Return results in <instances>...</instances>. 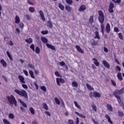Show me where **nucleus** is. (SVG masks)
<instances>
[{"label":"nucleus","mask_w":124,"mask_h":124,"mask_svg":"<svg viewBox=\"0 0 124 124\" xmlns=\"http://www.w3.org/2000/svg\"><path fill=\"white\" fill-rule=\"evenodd\" d=\"M119 92H120V93L121 94H123V93H124V87H123L120 90H119Z\"/></svg>","instance_id":"obj_54"},{"label":"nucleus","mask_w":124,"mask_h":124,"mask_svg":"<svg viewBox=\"0 0 124 124\" xmlns=\"http://www.w3.org/2000/svg\"><path fill=\"white\" fill-rule=\"evenodd\" d=\"M101 31L103 34H104L105 27H104V24H103V23H101Z\"/></svg>","instance_id":"obj_24"},{"label":"nucleus","mask_w":124,"mask_h":124,"mask_svg":"<svg viewBox=\"0 0 124 124\" xmlns=\"http://www.w3.org/2000/svg\"><path fill=\"white\" fill-rule=\"evenodd\" d=\"M34 84L35 86L36 90H38V85H37V82H36V81H35L34 82Z\"/></svg>","instance_id":"obj_60"},{"label":"nucleus","mask_w":124,"mask_h":124,"mask_svg":"<svg viewBox=\"0 0 124 124\" xmlns=\"http://www.w3.org/2000/svg\"><path fill=\"white\" fill-rule=\"evenodd\" d=\"M43 107L44 109H45V110H48V106L47 105V104L46 103H43L42 104Z\"/></svg>","instance_id":"obj_32"},{"label":"nucleus","mask_w":124,"mask_h":124,"mask_svg":"<svg viewBox=\"0 0 124 124\" xmlns=\"http://www.w3.org/2000/svg\"><path fill=\"white\" fill-rule=\"evenodd\" d=\"M99 17L98 20L101 24H103L104 22V14L101 11H98Z\"/></svg>","instance_id":"obj_5"},{"label":"nucleus","mask_w":124,"mask_h":124,"mask_svg":"<svg viewBox=\"0 0 124 124\" xmlns=\"http://www.w3.org/2000/svg\"><path fill=\"white\" fill-rule=\"evenodd\" d=\"M19 27L20 29H23V28L24 27V23H23V22H20L19 23Z\"/></svg>","instance_id":"obj_50"},{"label":"nucleus","mask_w":124,"mask_h":124,"mask_svg":"<svg viewBox=\"0 0 124 124\" xmlns=\"http://www.w3.org/2000/svg\"><path fill=\"white\" fill-rule=\"evenodd\" d=\"M117 78L120 80V81L123 80V76H122V73L119 72L117 74Z\"/></svg>","instance_id":"obj_17"},{"label":"nucleus","mask_w":124,"mask_h":124,"mask_svg":"<svg viewBox=\"0 0 124 124\" xmlns=\"http://www.w3.org/2000/svg\"><path fill=\"white\" fill-rule=\"evenodd\" d=\"M3 123L5 124H11L10 122H9V121H8L6 119H4L3 120Z\"/></svg>","instance_id":"obj_37"},{"label":"nucleus","mask_w":124,"mask_h":124,"mask_svg":"<svg viewBox=\"0 0 124 124\" xmlns=\"http://www.w3.org/2000/svg\"><path fill=\"white\" fill-rule=\"evenodd\" d=\"M105 118L107 119L109 124H113V122L111 121V118H110V116L109 115H108V114H106Z\"/></svg>","instance_id":"obj_15"},{"label":"nucleus","mask_w":124,"mask_h":124,"mask_svg":"<svg viewBox=\"0 0 124 124\" xmlns=\"http://www.w3.org/2000/svg\"><path fill=\"white\" fill-rule=\"evenodd\" d=\"M93 63L95 65H96V66H99V62H98L97 59H96L95 58H93Z\"/></svg>","instance_id":"obj_18"},{"label":"nucleus","mask_w":124,"mask_h":124,"mask_svg":"<svg viewBox=\"0 0 124 124\" xmlns=\"http://www.w3.org/2000/svg\"><path fill=\"white\" fill-rule=\"evenodd\" d=\"M26 18L27 20H31V16L29 15H27L26 16Z\"/></svg>","instance_id":"obj_47"},{"label":"nucleus","mask_w":124,"mask_h":124,"mask_svg":"<svg viewBox=\"0 0 124 124\" xmlns=\"http://www.w3.org/2000/svg\"><path fill=\"white\" fill-rule=\"evenodd\" d=\"M26 42L27 43H29V44H31V43H32V39L31 38H29L25 40Z\"/></svg>","instance_id":"obj_31"},{"label":"nucleus","mask_w":124,"mask_h":124,"mask_svg":"<svg viewBox=\"0 0 124 124\" xmlns=\"http://www.w3.org/2000/svg\"><path fill=\"white\" fill-rule=\"evenodd\" d=\"M30 48L32 50V51H34V45H31L30 46Z\"/></svg>","instance_id":"obj_56"},{"label":"nucleus","mask_w":124,"mask_h":124,"mask_svg":"<svg viewBox=\"0 0 124 124\" xmlns=\"http://www.w3.org/2000/svg\"><path fill=\"white\" fill-rule=\"evenodd\" d=\"M118 115L120 117H123L124 116V112L118 111Z\"/></svg>","instance_id":"obj_45"},{"label":"nucleus","mask_w":124,"mask_h":124,"mask_svg":"<svg viewBox=\"0 0 124 124\" xmlns=\"http://www.w3.org/2000/svg\"><path fill=\"white\" fill-rule=\"evenodd\" d=\"M58 6L61 10H64V6L62 4L59 3Z\"/></svg>","instance_id":"obj_34"},{"label":"nucleus","mask_w":124,"mask_h":124,"mask_svg":"<svg viewBox=\"0 0 124 124\" xmlns=\"http://www.w3.org/2000/svg\"><path fill=\"white\" fill-rule=\"evenodd\" d=\"M61 105L62 106V107H65L64 103L63 102V100L61 99Z\"/></svg>","instance_id":"obj_63"},{"label":"nucleus","mask_w":124,"mask_h":124,"mask_svg":"<svg viewBox=\"0 0 124 124\" xmlns=\"http://www.w3.org/2000/svg\"><path fill=\"white\" fill-rule=\"evenodd\" d=\"M102 63L106 68H110V64H109L106 60H103L102 61Z\"/></svg>","instance_id":"obj_7"},{"label":"nucleus","mask_w":124,"mask_h":124,"mask_svg":"<svg viewBox=\"0 0 124 124\" xmlns=\"http://www.w3.org/2000/svg\"><path fill=\"white\" fill-rule=\"evenodd\" d=\"M35 51L36 54H39L40 53V49L38 46L36 47Z\"/></svg>","instance_id":"obj_38"},{"label":"nucleus","mask_w":124,"mask_h":124,"mask_svg":"<svg viewBox=\"0 0 124 124\" xmlns=\"http://www.w3.org/2000/svg\"><path fill=\"white\" fill-rule=\"evenodd\" d=\"M29 74L31 75V78H32V79H34L35 78L33 74V71L31 70H29Z\"/></svg>","instance_id":"obj_22"},{"label":"nucleus","mask_w":124,"mask_h":124,"mask_svg":"<svg viewBox=\"0 0 124 124\" xmlns=\"http://www.w3.org/2000/svg\"><path fill=\"white\" fill-rule=\"evenodd\" d=\"M106 31L107 33H109V32H110V31H111V27L109 23L107 24V25L106 26Z\"/></svg>","instance_id":"obj_8"},{"label":"nucleus","mask_w":124,"mask_h":124,"mask_svg":"<svg viewBox=\"0 0 124 124\" xmlns=\"http://www.w3.org/2000/svg\"><path fill=\"white\" fill-rule=\"evenodd\" d=\"M89 96L91 97V98H93V97L99 98V97H101V94L97 92H91L89 93Z\"/></svg>","instance_id":"obj_4"},{"label":"nucleus","mask_w":124,"mask_h":124,"mask_svg":"<svg viewBox=\"0 0 124 124\" xmlns=\"http://www.w3.org/2000/svg\"><path fill=\"white\" fill-rule=\"evenodd\" d=\"M15 23L16 24H19V23H20V17H19L18 16H16Z\"/></svg>","instance_id":"obj_20"},{"label":"nucleus","mask_w":124,"mask_h":124,"mask_svg":"<svg viewBox=\"0 0 124 124\" xmlns=\"http://www.w3.org/2000/svg\"><path fill=\"white\" fill-rule=\"evenodd\" d=\"M48 31L46 30L45 31H41V33L42 34L45 35V34H47L48 33Z\"/></svg>","instance_id":"obj_49"},{"label":"nucleus","mask_w":124,"mask_h":124,"mask_svg":"<svg viewBox=\"0 0 124 124\" xmlns=\"http://www.w3.org/2000/svg\"><path fill=\"white\" fill-rule=\"evenodd\" d=\"M68 123L69 124H74V122H73V120H71V119H70L68 121Z\"/></svg>","instance_id":"obj_51"},{"label":"nucleus","mask_w":124,"mask_h":124,"mask_svg":"<svg viewBox=\"0 0 124 124\" xmlns=\"http://www.w3.org/2000/svg\"><path fill=\"white\" fill-rule=\"evenodd\" d=\"M56 82H57V85H58V86H61L60 83H62V84H63V83H64L65 82V81L62 78H57Z\"/></svg>","instance_id":"obj_6"},{"label":"nucleus","mask_w":124,"mask_h":124,"mask_svg":"<svg viewBox=\"0 0 124 124\" xmlns=\"http://www.w3.org/2000/svg\"><path fill=\"white\" fill-rule=\"evenodd\" d=\"M41 40L44 42V43H47L48 42V40L45 37H42Z\"/></svg>","instance_id":"obj_30"},{"label":"nucleus","mask_w":124,"mask_h":124,"mask_svg":"<svg viewBox=\"0 0 124 124\" xmlns=\"http://www.w3.org/2000/svg\"><path fill=\"white\" fill-rule=\"evenodd\" d=\"M41 90H42V91H43L44 92L47 91V89L46 88V87L44 86H41Z\"/></svg>","instance_id":"obj_40"},{"label":"nucleus","mask_w":124,"mask_h":124,"mask_svg":"<svg viewBox=\"0 0 124 124\" xmlns=\"http://www.w3.org/2000/svg\"><path fill=\"white\" fill-rule=\"evenodd\" d=\"M113 94L115 97L117 98V99L120 105H123V102H122V100H121V97L120 96L121 94V92H120V90H116L113 93Z\"/></svg>","instance_id":"obj_2"},{"label":"nucleus","mask_w":124,"mask_h":124,"mask_svg":"<svg viewBox=\"0 0 124 124\" xmlns=\"http://www.w3.org/2000/svg\"><path fill=\"white\" fill-rule=\"evenodd\" d=\"M109 8H114V4L110 3L109 4Z\"/></svg>","instance_id":"obj_61"},{"label":"nucleus","mask_w":124,"mask_h":124,"mask_svg":"<svg viewBox=\"0 0 124 124\" xmlns=\"http://www.w3.org/2000/svg\"><path fill=\"white\" fill-rule=\"evenodd\" d=\"M15 117V116H14V114L13 113H10L9 114V119L13 120V119H14Z\"/></svg>","instance_id":"obj_36"},{"label":"nucleus","mask_w":124,"mask_h":124,"mask_svg":"<svg viewBox=\"0 0 124 124\" xmlns=\"http://www.w3.org/2000/svg\"><path fill=\"white\" fill-rule=\"evenodd\" d=\"M0 63H1V64H2L3 67H6V66H7V64L6 63V62H5V61H4V60L3 59H1L0 60Z\"/></svg>","instance_id":"obj_11"},{"label":"nucleus","mask_w":124,"mask_h":124,"mask_svg":"<svg viewBox=\"0 0 124 124\" xmlns=\"http://www.w3.org/2000/svg\"><path fill=\"white\" fill-rule=\"evenodd\" d=\"M107 108L108 111H109V112H112L113 111V108L112 107V106H111V105L107 104Z\"/></svg>","instance_id":"obj_16"},{"label":"nucleus","mask_w":124,"mask_h":124,"mask_svg":"<svg viewBox=\"0 0 124 124\" xmlns=\"http://www.w3.org/2000/svg\"><path fill=\"white\" fill-rule=\"evenodd\" d=\"M66 2H67L68 4H72L73 1L71 0H66Z\"/></svg>","instance_id":"obj_48"},{"label":"nucleus","mask_w":124,"mask_h":124,"mask_svg":"<svg viewBox=\"0 0 124 124\" xmlns=\"http://www.w3.org/2000/svg\"><path fill=\"white\" fill-rule=\"evenodd\" d=\"M95 38H97V39H99L100 37H99V34H98V32H95Z\"/></svg>","instance_id":"obj_43"},{"label":"nucleus","mask_w":124,"mask_h":124,"mask_svg":"<svg viewBox=\"0 0 124 124\" xmlns=\"http://www.w3.org/2000/svg\"><path fill=\"white\" fill-rule=\"evenodd\" d=\"M55 101L56 104H57L58 105H60V104H61V102L60 101V99H59V98L55 97Z\"/></svg>","instance_id":"obj_29"},{"label":"nucleus","mask_w":124,"mask_h":124,"mask_svg":"<svg viewBox=\"0 0 124 124\" xmlns=\"http://www.w3.org/2000/svg\"><path fill=\"white\" fill-rule=\"evenodd\" d=\"M74 103L76 106V107H77V108H78V109H81V106H80V105H79V104H78V103H77V102L76 101H74Z\"/></svg>","instance_id":"obj_26"},{"label":"nucleus","mask_w":124,"mask_h":124,"mask_svg":"<svg viewBox=\"0 0 124 124\" xmlns=\"http://www.w3.org/2000/svg\"><path fill=\"white\" fill-rule=\"evenodd\" d=\"M7 99L10 104H14L15 106H17V101H16L14 96L12 95L9 96L7 97Z\"/></svg>","instance_id":"obj_3"},{"label":"nucleus","mask_w":124,"mask_h":124,"mask_svg":"<svg viewBox=\"0 0 124 124\" xmlns=\"http://www.w3.org/2000/svg\"><path fill=\"white\" fill-rule=\"evenodd\" d=\"M29 10L30 11V12H31V13H33V12H34V11H35V9H34V8L32 7H31L29 8Z\"/></svg>","instance_id":"obj_28"},{"label":"nucleus","mask_w":124,"mask_h":124,"mask_svg":"<svg viewBox=\"0 0 124 124\" xmlns=\"http://www.w3.org/2000/svg\"><path fill=\"white\" fill-rule=\"evenodd\" d=\"M46 46L47 47V48H49V49H51V50H56V48H55V46H53L49 44L48 43L46 44Z\"/></svg>","instance_id":"obj_14"},{"label":"nucleus","mask_w":124,"mask_h":124,"mask_svg":"<svg viewBox=\"0 0 124 124\" xmlns=\"http://www.w3.org/2000/svg\"><path fill=\"white\" fill-rule=\"evenodd\" d=\"M18 101L20 102V103H21V104H22V105H23V107H25V108H27V107H28L27 104H26V103L23 102V101H22L21 99H19Z\"/></svg>","instance_id":"obj_21"},{"label":"nucleus","mask_w":124,"mask_h":124,"mask_svg":"<svg viewBox=\"0 0 124 124\" xmlns=\"http://www.w3.org/2000/svg\"><path fill=\"white\" fill-rule=\"evenodd\" d=\"M18 79L20 81V82H21V83H22V84H25L26 83V81H25V78H24L23 77V76H18Z\"/></svg>","instance_id":"obj_9"},{"label":"nucleus","mask_w":124,"mask_h":124,"mask_svg":"<svg viewBox=\"0 0 124 124\" xmlns=\"http://www.w3.org/2000/svg\"><path fill=\"white\" fill-rule=\"evenodd\" d=\"M59 64H60V65L61 66H63L64 65H65V63L64 62H63V61H62L60 62H59Z\"/></svg>","instance_id":"obj_53"},{"label":"nucleus","mask_w":124,"mask_h":124,"mask_svg":"<svg viewBox=\"0 0 124 124\" xmlns=\"http://www.w3.org/2000/svg\"><path fill=\"white\" fill-rule=\"evenodd\" d=\"M111 82L113 86H116V82H115V81H114L113 79L111 80Z\"/></svg>","instance_id":"obj_58"},{"label":"nucleus","mask_w":124,"mask_h":124,"mask_svg":"<svg viewBox=\"0 0 124 124\" xmlns=\"http://www.w3.org/2000/svg\"><path fill=\"white\" fill-rule=\"evenodd\" d=\"M6 54H7L8 58L10 59V60L11 61H13V59H12V57H11V54H10V53L9 52V51H7L6 52Z\"/></svg>","instance_id":"obj_27"},{"label":"nucleus","mask_w":124,"mask_h":124,"mask_svg":"<svg viewBox=\"0 0 124 124\" xmlns=\"http://www.w3.org/2000/svg\"><path fill=\"white\" fill-rule=\"evenodd\" d=\"M86 87H87L88 90H90V91H93V90H94L93 87H92V86L88 83L86 84Z\"/></svg>","instance_id":"obj_25"},{"label":"nucleus","mask_w":124,"mask_h":124,"mask_svg":"<svg viewBox=\"0 0 124 124\" xmlns=\"http://www.w3.org/2000/svg\"><path fill=\"white\" fill-rule=\"evenodd\" d=\"M15 93H17L20 96H23L25 97L26 99H28V93L24 90H19L18 89L15 90Z\"/></svg>","instance_id":"obj_1"},{"label":"nucleus","mask_w":124,"mask_h":124,"mask_svg":"<svg viewBox=\"0 0 124 124\" xmlns=\"http://www.w3.org/2000/svg\"><path fill=\"white\" fill-rule=\"evenodd\" d=\"M55 75H56V76H57V77H61V75H60V73H59L58 72H56L55 73Z\"/></svg>","instance_id":"obj_62"},{"label":"nucleus","mask_w":124,"mask_h":124,"mask_svg":"<svg viewBox=\"0 0 124 124\" xmlns=\"http://www.w3.org/2000/svg\"><path fill=\"white\" fill-rule=\"evenodd\" d=\"M118 36L120 39H121V40H123L124 39V37L123 36V34H122V33H119Z\"/></svg>","instance_id":"obj_41"},{"label":"nucleus","mask_w":124,"mask_h":124,"mask_svg":"<svg viewBox=\"0 0 124 124\" xmlns=\"http://www.w3.org/2000/svg\"><path fill=\"white\" fill-rule=\"evenodd\" d=\"M65 8V10H66V11H67V12L70 13V12H71V11L72 10V9L69 6H66Z\"/></svg>","instance_id":"obj_19"},{"label":"nucleus","mask_w":124,"mask_h":124,"mask_svg":"<svg viewBox=\"0 0 124 124\" xmlns=\"http://www.w3.org/2000/svg\"><path fill=\"white\" fill-rule=\"evenodd\" d=\"M23 71L25 75H26V76H28L29 75V73L26 70H23Z\"/></svg>","instance_id":"obj_55"},{"label":"nucleus","mask_w":124,"mask_h":124,"mask_svg":"<svg viewBox=\"0 0 124 124\" xmlns=\"http://www.w3.org/2000/svg\"><path fill=\"white\" fill-rule=\"evenodd\" d=\"M29 110L32 115H34L35 114V111H34V109L32 107H31L29 108Z\"/></svg>","instance_id":"obj_23"},{"label":"nucleus","mask_w":124,"mask_h":124,"mask_svg":"<svg viewBox=\"0 0 124 124\" xmlns=\"http://www.w3.org/2000/svg\"><path fill=\"white\" fill-rule=\"evenodd\" d=\"M115 69L116 70V71H121V67L119 66V65H116L115 67Z\"/></svg>","instance_id":"obj_42"},{"label":"nucleus","mask_w":124,"mask_h":124,"mask_svg":"<svg viewBox=\"0 0 124 124\" xmlns=\"http://www.w3.org/2000/svg\"><path fill=\"white\" fill-rule=\"evenodd\" d=\"M47 26L49 27V28H52V27H53V24H52V22H51L50 21H48Z\"/></svg>","instance_id":"obj_44"},{"label":"nucleus","mask_w":124,"mask_h":124,"mask_svg":"<svg viewBox=\"0 0 124 124\" xmlns=\"http://www.w3.org/2000/svg\"><path fill=\"white\" fill-rule=\"evenodd\" d=\"M72 86L75 87V88H77L78 87V83L76 81H73L72 82Z\"/></svg>","instance_id":"obj_35"},{"label":"nucleus","mask_w":124,"mask_h":124,"mask_svg":"<svg viewBox=\"0 0 124 124\" xmlns=\"http://www.w3.org/2000/svg\"><path fill=\"white\" fill-rule=\"evenodd\" d=\"M76 48L77 51H78V52H79V53H81V54H84V51H83V49H82V48H81L80 46H76Z\"/></svg>","instance_id":"obj_13"},{"label":"nucleus","mask_w":124,"mask_h":124,"mask_svg":"<svg viewBox=\"0 0 124 124\" xmlns=\"http://www.w3.org/2000/svg\"><path fill=\"white\" fill-rule=\"evenodd\" d=\"M89 23L90 24H93V16H90L89 19Z\"/></svg>","instance_id":"obj_33"},{"label":"nucleus","mask_w":124,"mask_h":124,"mask_svg":"<svg viewBox=\"0 0 124 124\" xmlns=\"http://www.w3.org/2000/svg\"><path fill=\"white\" fill-rule=\"evenodd\" d=\"M104 51L106 53H108V48H107L106 47H104Z\"/></svg>","instance_id":"obj_64"},{"label":"nucleus","mask_w":124,"mask_h":124,"mask_svg":"<svg viewBox=\"0 0 124 124\" xmlns=\"http://www.w3.org/2000/svg\"><path fill=\"white\" fill-rule=\"evenodd\" d=\"M28 66H29V67H30V68H32V69H34V66H33V65H32V64H29Z\"/></svg>","instance_id":"obj_59"},{"label":"nucleus","mask_w":124,"mask_h":124,"mask_svg":"<svg viewBox=\"0 0 124 124\" xmlns=\"http://www.w3.org/2000/svg\"><path fill=\"white\" fill-rule=\"evenodd\" d=\"M86 9H87V7H86L85 5H82L78 8V11H84V10H86Z\"/></svg>","instance_id":"obj_12"},{"label":"nucleus","mask_w":124,"mask_h":124,"mask_svg":"<svg viewBox=\"0 0 124 124\" xmlns=\"http://www.w3.org/2000/svg\"><path fill=\"white\" fill-rule=\"evenodd\" d=\"M39 14H40V15L41 17V19L42 20L44 21V22H45L46 21V19H45V16H44V14L43 13V11L40 10L39 11Z\"/></svg>","instance_id":"obj_10"},{"label":"nucleus","mask_w":124,"mask_h":124,"mask_svg":"<svg viewBox=\"0 0 124 124\" xmlns=\"http://www.w3.org/2000/svg\"><path fill=\"white\" fill-rule=\"evenodd\" d=\"M112 1L114 2V3H120V2H121V0H117L116 1L115 0H112Z\"/></svg>","instance_id":"obj_52"},{"label":"nucleus","mask_w":124,"mask_h":124,"mask_svg":"<svg viewBox=\"0 0 124 124\" xmlns=\"http://www.w3.org/2000/svg\"><path fill=\"white\" fill-rule=\"evenodd\" d=\"M22 87L23 88V89H25V90H28V85L25 84H22Z\"/></svg>","instance_id":"obj_46"},{"label":"nucleus","mask_w":124,"mask_h":124,"mask_svg":"<svg viewBox=\"0 0 124 124\" xmlns=\"http://www.w3.org/2000/svg\"><path fill=\"white\" fill-rule=\"evenodd\" d=\"M108 12L109 13H113L114 12V10H113V8H108Z\"/></svg>","instance_id":"obj_57"},{"label":"nucleus","mask_w":124,"mask_h":124,"mask_svg":"<svg viewBox=\"0 0 124 124\" xmlns=\"http://www.w3.org/2000/svg\"><path fill=\"white\" fill-rule=\"evenodd\" d=\"M92 108H93V110L95 111V112H97V108H96V106L95 105H93L92 106Z\"/></svg>","instance_id":"obj_39"}]
</instances>
